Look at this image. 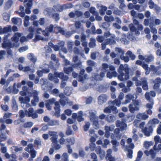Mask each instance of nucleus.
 Returning <instances> with one entry per match:
<instances>
[{"label":"nucleus","mask_w":161,"mask_h":161,"mask_svg":"<svg viewBox=\"0 0 161 161\" xmlns=\"http://www.w3.org/2000/svg\"><path fill=\"white\" fill-rule=\"evenodd\" d=\"M82 111L79 112L78 113V116L77 118L78 120L80 122L84 120V119L82 118Z\"/></svg>","instance_id":"obj_52"},{"label":"nucleus","mask_w":161,"mask_h":161,"mask_svg":"<svg viewBox=\"0 0 161 161\" xmlns=\"http://www.w3.org/2000/svg\"><path fill=\"white\" fill-rule=\"evenodd\" d=\"M48 76L49 79L51 80H54L55 83H58L59 82V80L56 78L54 75H53L52 74H49Z\"/></svg>","instance_id":"obj_31"},{"label":"nucleus","mask_w":161,"mask_h":161,"mask_svg":"<svg viewBox=\"0 0 161 161\" xmlns=\"http://www.w3.org/2000/svg\"><path fill=\"white\" fill-rule=\"evenodd\" d=\"M116 125L121 130H125L127 127V125L125 123L122 121L118 120L116 122Z\"/></svg>","instance_id":"obj_13"},{"label":"nucleus","mask_w":161,"mask_h":161,"mask_svg":"<svg viewBox=\"0 0 161 161\" xmlns=\"http://www.w3.org/2000/svg\"><path fill=\"white\" fill-rule=\"evenodd\" d=\"M134 98L135 97L133 96L130 94H128L126 95V96L125 100L126 103H129L131 99L134 101Z\"/></svg>","instance_id":"obj_30"},{"label":"nucleus","mask_w":161,"mask_h":161,"mask_svg":"<svg viewBox=\"0 0 161 161\" xmlns=\"http://www.w3.org/2000/svg\"><path fill=\"white\" fill-rule=\"evenodd\" d=\"M12 22L15 24H17L18 23L21 24L22 23L21 19L18 18H14L12 19Z\"/></svg>","instance_id":"obj_32"},{"label":"nucleus","mask_w":161,"mask_h":161,"mask_svg":"<svg viewBox=\"0 0 161 161\" xmlns=\"http://www.w3.org/2000/svg\"><path fill=\"white\" fill-rule=\"evenodd\" d=\"M72 90L71 87H66L64 90V92L67 95L69 96L71 93Z\"/></svg>","instance_id":"obj_36"},{"label":"nucleus","mask_w":161,"mask_h":161,"mask_svg":"<svg viewBox=\"0 0 161 161\" xmlns=\"http://www.w3.org/2000/svg\"><path fill=\"white\" fill-rule=\"evenodd\" d=\"M95 41V40L94 38H91L90 39V42L89 43L90 47H94L96 46Z\"/></svg>","instance_id":"obj_48"},{"label":"nucleus","mask_w":161,"mask_h":161,"mask_svg":"<svg viewBox=\"0 0 161 161\" xmlns=\"http://www.w3.org/2000/svg\"><path fill=\"white\" fill-rule=\"evenodd\" d=\"M90 126V124L89 122H86L85 125L84 126V130L86 131L88 130Z\"/></svg>","instance_id":"obj_57"},{"label":"nucleus","mask_w":161,"mask_h":161,"mask_svg":"<svg viewBox=\"0 0 161 161\" xmlns=\"http://www.w3.org/2000/svg\"><path fill=\"white\" fill-rule=\"evenodd\" d=\"M115 51L116 52L118 53L119 55H122L124 54V52L121 48H115Z\"/></svg>","instance_id":"obj_59"},{"label":"nucleus","mask_w":161,"mask_h":161,"mask_svg":"<svg viewBox=\"0 0 161 161\" xmlns=\"http://www.w3.org/2000/svg\"><path fill=\"white\" fill-rule=\"evenodd\" d=\"M149 95L152 97H154L155 96L156 93L154 92L153 91H151L149 92L146 93L145 95V97L147 99L150 101L151 99L149 97Z\"/></svg>","instance_id":"obj_20"},{"label":"nucleus","mask_w":161,"mask_h":161,"mask_svg":"<svg viewBox=\"0 0 161 161\" xmlns=\"http://www.w3.org/2000/svg\"><path fill=\"white\" fill-rule=\"evenodd\" d=\"M124 96V94L122 93H121L119 96L118 98L119 100H116L114 101V103L116 104V105L117 106H119L121 103L120 101L122 100Z\"/></svg>","instance_id":"obj_22"},{"label":"nucleus","mask_w":161,"mask_h":161,"mask_svg":"<svg viewBox=\"0 0 161 161\" xmlns=\"http://www.w3.org/2000/svg\"><path fill=\"white\" fill-rule=\"evenodd\" d=\"M48 10L50 11H52L53 13H55L56 12H61L63 10V8L61 6L59 5L57 6L56 7H55L53 9H47Z\"/></svg>","instance_id":"obj_24"},{"label":"nucleus","mask_w":161,"mask_h":161,"mask_svg":"<svg viewBox=\"0 0 161 161\" xmlns=\"http://www.w3.org/2000/svg\"><path fill=\"white\" fill-rule=\"evenodd\" d=\"M49 72V70L48 69H43L42 70V71L39 70H38L37 71V74L39 76H42L43 73H47Z\"/></svg>","instance_id":"obj_33"},{"label":"nucleus","mask_w":161,"mask_h":161,"mask_svg":"<svg viewBox=\"0 0 161 161\" xmlns=\"http://www.w3.org/2000/svg\"><path fill=\"white\" fill-rule=\"evenodd\" d=\"M30 19H31V18L29 16H25L24 20V25L25 26L27 27L28 25L29 24V20Z\"/></svg>","instance_id":"obj_39"},{"label":"nucleus","mask_w":161,"mask_h":161,"mask_svg":"<svg viewBox=\"0 0 161 161\" xmlns=\"http://www.w3.org/2000/svg\"><path fill=\"white\" fill-rule=\"evenodd\" d=\"M134 23L137 26V27L139 30L142 31L143 29V28L142 25H141L139 24L138 22L137 21L134 20Z\"/></svg>","instance_id":"obj_49"},{"label":"nucleus","mask_w":161,"mask_h":161,"mask_svg":"<svg viewBox=\"0 0 161 161\" xmlns=\"http://www.w3.org/2000/svg\"><path fill=\"white\" fill-rule=\"evenodd\" d=\"M120 75L118 76V79L121 81L126 80L129 78V75L127 72L120 73Z\"/></svg>","instance_id":"obj_11"},{"label":"nucleus","mask_w":161,"mask_h":161,"mask_svg":"<svg viewBox=\"0 0 161 161\" xmlns=\"http://www.w3.org/2000/svg\"><path fill=\"white\" fill-rule=\"evenodd\" d=\"M98 103L99 104H102L106 101L107 97L105 95H101L98 97Z\"/></svg>","instance_id":"obj_17"},{"label":"nucleus","mask_w":161,"mask_h":161,"mask_svg":"<svg viewBox=\"0 0 161 161\" xmlns=\"http://www.w3.org/2000/svg\"><path fill=\"white\" fill-rule=\"evenodd\" d=\"M114 126L112 125L110 126H106L105 127V130H106L105 134V136L106 137H108L109 135V132L112 131L114 129Z\"/></svg>","instance_id":"obj_16"},{"label":"nucleus","mask_w":161,"mask_h":161,"mask_svg":"<svg viewBox=\"0 0 161 161\" xmlns=\"http://www.w3.org/2000/svg\"><path fill=\"white\" fill-rule=\"evenodd\" d=\"M56 30H58L59 32L63 34H64V31L61 28L58 27H53L52 25H50L49 26L47 27L46 29L47 32L45 31H42L43 34L45 36H48L49 32H53L55 31Z\"/></svg>","instance_id":"obj_4"},{"label":"nucleus","mask_w":161,"mask_h":161,"mask_svg":"<svg viewBox=\"0 0 161 161\" xmlns=\"http://www.w3.org/2000/svg\"><path fill=\"white\" fill-rule=\"evenodd\" d=\"M58 96L60 97V98L61 99L64 98V99H61L60 102L61 104L63 105H65L66 103H69L72 104V102H69L68 99L65 98V96L62 93L59 94Z\"/></svg>","instance_id":"obj_9"},{"label":"nucleus","mask_w":161,"mask_h":161,"mask_svg":"<svg viewBox=\"0 0 161 161\" xmlns=\"http://www.w3.org/2000/svg\"><path fill=\"white\" fill-rule=\"evenodd\" d=\"M154 140L155 142V144H157L159 142L161 143V138H160L159 136H155L154 138Z\"/></svg>","instance_id":"obj_55"},{"label":"nucleus","mask_w":161,"mask_h":161,"mask_svg":"<svg viewBox=\"0 0 161 161\" xmlns=\"http://www.w3.org/2000/svg\"><path fill=\"white\" fill-rule=\"evenodd\" d=\"M126 55L127 56L130 57L132 60H134L136 58L135 55L130 51L127 52Z\"/></svg>","instance_id":"obj_45"},{"label":"nucleus","mask_w":161,"mask_h":161,"mask_svg":"<svg viewBox=\"0 0 161 161\" xmlns=\"http://www.w3.org/2000/svg\"><path fill=\"white\" fill-rule=\"evenodd\" d=\"M107 9V8L106 7L103 6H101L99 10L100 14L102 15H104Z\"/></svg>","instance_id":"obj_34"},{"label":"nucleus","mask_w":161,"mask_h":161,"mask_svg":"<svg viewBox=\"0 0 161 161\" xmlns=\"http://www.w3.org/2000/svg\"><path fill=\"white\" fill-rule=\"evenodd\" d=\"M153 149L155 151L161 150V143L158 145L157 146V144H155L153 147Z\"/></svg>","instance_id":"obj_62"},{"label":"nucleus","mask_w":161,"mask_h":161,"mask_svg":"<svg viewBox=\"0 0 161 161\" xmlns=\"http://www.w3.org/2000/svg\"><path fill=\"white\" fill-rule=\"evenodd\" d=\"M49 136L51 137L50 140L52 142L51 144V151L59 150L61 147L58 143V135L56 131H50L48 132Z\"/></svg>","instance_id":"obj_2"},{"label":"nucleus","mask_w":161,"mask_h":161,"mask_svg":"<svg viewBox=\"0 0 161 161\" xmlns=\"http://www.w3.org/2000/svg\"><path fill=\"white\" fill-rule=\"evenodd\" d=\"M26 115L29 117H31L33 119L36 118L38 117V115L33 108H30L28 111H26Z\"/></svg>","instance_id":"obj_5"},{"label":"nucleus","mask_w":161,"mask_h":161,"mask_svg":"<svg viewBox=\"0 0 161 161\" xmlns=\"http://www.w3.org/2000/svg\"><path fill=\"white\" fill-rule=\"evenodd\" d=\"M159 121L157 119H153L152 120H149L148 124H151L152 126L153 125H156L159 123Z\"/></svg>","instance_id":"obj_38"},{"label":"nucleus","mask_w":161,"mask_h":161,"mask_svg":"<svg viewBox=\"0 0 161 161\" xmlns=\"http://www.w3.org/2000/svg\"><path fill=\"white\" fill-rule=\"evenodd\" d=\"M105 20L108 22H112L114 20V19L112 16H105L104 17Z\"/></svg>","instance_id":"obj_46"},{"label":"nucleus","mask_w":161,"mask_h":161,"mask_svg":"<svg viewBox=\"0 0 161 161\" xmlns=\"http://www.w3.org/2000/svg\"><path fill=\"white\" fill-rule=\"evenodd\" d=\"M130 28V30L131 31L135 32V33L137 35L139 34L140 32L138 31H137L136 29H135V27L133 26L132 24H130L129 26Z\"/></svg>","instance_id":"obj_43"},{"label":"nucleus","mask_w":161,"mask_h":161,"mask_svg":"<svg viewBox=\"0 0 161 161\" xmlns=\"http://www.w3.org/2000/svg\"><path fill=\"white\" fill-rule=\"evenodd\" d=\"M3 19L7 22L9 20L10 15L6 12H4L3 14Z\"/></svg>","instance_id":"obj_42"},{"label":"nucleus","mask_w":161,"mask_h":161,"mask_svg":"<svg viewBox=\"0 0 161 161\" xmlns=\"http://www.w3.org/2000/svg\"><path fill=\"white\" fill-rule=\"evenodd\" d=\"M153 57L152 56L145 57V61L147 62H151L153 61Z\"/></svg>","instance_id":"obj_61"},{"label":"nucleus","mask_w":161,"mask_h":161,"mask_svg":"<svg viewBox=\"0 0 161 161\" xmlns=\"http://www.w3.org/2000/svg\"><path fill=\"white\" fill-rule=\"evenodd\" d=\"M12 150L14 151H20L23 150V148L22 147H17L15 146L11 148Z\"/></svg>","instance_id":"obj_63"},{"label":"nucleus","mask_w":161,"mask_h":161,"mask_svg":"<svg viewBox=\"0 0 161 161\" xmlns=\"http://www.w3.org/2000/svg\"><path fill=\"white\" fill-rule=\"evenodd\" d=\"M86 150H95L96 151L98 150L97 148L95 147V145L93 143H92L90 145L89 148L87 147H86Z\"/></svg>","instance_id":"obj_28"},{"label":"nucleus","mask_w":161,"mask_h":161,"mask_svg":"<svg viewBox=\"0 0 161 161\" xmlns=\"http://www.w3.org/2000/svg\"><path fill=\"white\" fill-rule=\"evenodd\" d=\"M15 86L16 85L14 84L13 86H10L9 87L6 89V91L8 93H11L12 92L14 93H17L19 92V90L16 88Z\"/></svg>","instance_id":"obj_15"},{"label":"nucleus","mask_w":161,"mask_h":161,"mask_svg":"<svg viewBox=\"0 0 161 161\" xmlns=\"http://www.w3.org/2000/svg\"><path fill=\"white\" fill-rule=\"evenodd\" d=\"M143 154V153L142 152H138L137 157L136 159L134 161H140Z\"/></svg>","instance_id":"obj_51"},{"label":"nucleus","mask_w":161,"mask_h":161,"mask_svg":"<svg viewBox=\"0 0 161 161\" xmlns=\"http://www.w3.org/2000/svg\"><path fill=\"white\" fill-rule=\"evenodd\" d=\"M33 0H25L24 3L25 4V12L27 14H30L31 11L30 10V8L32 5V1Z\"/></svg>","instance_id":"obj_8"},{"label":"nucleus","mask_w":161,"mask_h":161,"mask_svg":"<svg viewBox=\"0 0 161 161\" xmlns=\"http://www.w3.org/2000/svg\"><path fill=\"white\" fill-rule=\"evenodd\" d=\"M98 118L94 119V120H91L93 122V126L95 129H98L99 127V125L98 122Z\"/></svg>","instance_id":"obj_35"},{"label":"nucleus","mask_w":161,"mask_h":161,"mask_svg":"<svg viewBox=\"0 0 161 161\" xmlns=\"http://www.w3.org/2000/svg\"><path fill=\"white\" fill-rule=\"evenodd\" d=\"M107 120L110 122H114L115 119V117L113 115H108L107 118Z\"/></svg>","instance_id":"obj_41"},{"label":"nucleus","mask_w":161,"mask_h":161,"mask_svg":"<svg viewBox=\"0 0 161 161\" xmlns=\"http://www.w3.org/2000/svg\"><path fill=\"white\" fill-rule=\"evenodd\" d=\"M33 123L32 122H27L24 125V127L25 128H30L33 125Z\"/></svg>","instance_id":"obj_50"},{"label":"nucleus","mask_w":161,"mask_h":161,"mask_svg":"<svg viewBox=\"0 0 161 161\" xmlns=\"http://www.w3.org/2000/svg\"><path fill=\"white\" fill-rule=\"evenodd\" d=\"M64 71L66 74H69L72 71V69L71 67L64 68Z\"/></svg>","instance_id":"obj_60"},{"label":"nucleus","mask_w":161,"mask_h":161,"mask_svg":"<svg viewBox=\"0 0 161 161\" xmlns=\"http://www.w3.org/2000/svg\"><path fill=\"white\" fill-rule=\"evenodd\" d=\"M20 94L23 96H24L26 95L27 96L24 98L22 97H19V100L21 103L23 104V106H24V105L25 104L27 105V106H29V104H27L30 101V99L28 97H31L33 96V99L32 100L31 103L33 106H35L36 105V103L39 101V98L37 96L38 94V92L36 91H34L32 92V93L28 91H27V87L24 86L23 88V91H21L20 92Z\"/></svg>","instance_id":"obj_1"},{"label":"nucleus","mask_w":161,"mask_h":161,"mask_svg":"<svg viewBox=\"0 0 161 161\" xmlns=\"http://www.w3.org/2000/svg\"><path fill=\"white\" fill-rule=\"evenodd\" d=\"M82 14L81 12L79 11L72 12L69 14V16L71 18H77Z\"/></svg>","instance_id":"obj_14"},{"label":"nucleus","mask_w":161,"mask_h":161,"mask_svg":"<svg viewBox=\"0 0 161 161\" xmlns=\"http://www.w3.org/2000/svg\"><path fill=\"white\" fill-rule=\"evenodd\" d=\"M55 100L54 98L51 99L47 101V103L50 104L54 103L55 105L54 109L56 113L59 114L60 111V106L59 103L57 102H55Z\"/></svg>","instance_id":"obj_6"},{"label":"nucleus","mask_w":161,"mask_h":161,"mask_svg":"<svg viewBox=\"0 0 161 161\" xmlns=\"http://www.w3.org/2000/svg\"><path fill=\"white\" fill-rule=\"evenodd\" d=\"M127 149L128 151H130L134 148V145L133 143L128 144L127 147Z\"/></svg>","instance_id":"obj_64"},{"label":"nucleus","mask_w":161,"mask_h":161,"mask_svg":"<svg viewBox=\"0 0 161 161\" xmlns=\"http://www.w3.org/2000/svg\"><path fill=\"white\" fill-rule=\"evenodd\" d=\"M48 124L50 125L53 126L58 124L59 123L58 121L50 120Z\"/></svg>","instance_id":"obj_53"},{"label":"nucleus","mask_w":161,"mask_h":161,"mask_svg":"<svg viewBox=\"0 0 161 161\" xmlns=\"http://www.w3.org/2000/svg\"><path fill=\"white\" fill-rule=\"evenodd\" d=\"M110 70L111 72H108L107 74V77L111 79L113 77L115 76L116 75V73L115 71L114 68L111 66L109 67Z\"/></svg>","instance_id":"obj_10"},{"label":"nucleus","mask_w":161,"mask_h":161,"mask_svg":"<svg viewBox=\"0 0 161 161\" xmlns=\"http://www.w3.org/2000/svg\"><path fill=\"white\" fill-rule=\"evenodd\" d=\"M21 36L20 33H15L14 36L12 38L13 41V44L10 45L9 43H7L5 42V39H4V42L2 44V47L3 48H11L14 47L15 48H17L19 46V44L18 42L19 38Z\"/></svg>","instance_id":"obj_3"},{"label":"nucleus","mask_w":161,"mask_h":161,"mask_svg":"<svg viewBox=\"0 0 161 161\" xmlns=\"http://www.w3.org/2000/svg\"><path fill=\"white\" fill-rule=\"evenodd\" d=\"M105 74L104 73H102L100 75H98L94 74L93 75V77L96 80H101L102 79L104 76Z\"/></svg>","instance_id":"obj_27"},{"label":"nucleus","mask_w":161,"mask_h":161,"mask_svg":"<svg viewBox=\"0 0 161 161\" xmlns=\"http://www.w3.org/2000/svg\"><path fill=\"white\" fill-rule=\"evenodd\" d=\"M67 142L70 144H74L75 142V139L74 138H69L66 139Z\"/></svg>","instance_id":"obj_54"},{"label":"nucleus","mask_w":161,"mask_h":161,"mask_svg":"<svg viewBox=\"0 0 161 161\" xmlns=\"http://www.w3.org/2000/svg\"><path fill=\"white\" fill-rule=\"evenodd\" d=\"M89 117L91 120H94L97 118L96 117L95 114L92 110H89Z\"/></svg>","instance_id":"obj_23"},{"label":"nucleus","mask_w":161,"mask_h":161,"mask_svg":"<svg viewBox=\"0 0 161 161\" xmlns=\"http://www.w3.org/2000/svg\"><path fill=\"white\" fill-rule=\"evenodd\" d=\"M49 46L51 47H53L55 51H58L59 49H61V48L64 47V42H60L58 45H56L53 46V45L52 43L50 42L49 43Z\"/></svg>","instance_id":"obj_12"},{"label":"nucleus","mask_w":161,"mask_h":161,"mask_svg":"<svg viewBox=\"0 0 161 161\" xmlns=\"http://www.w3.org/2000/svg\"><path fill=\"white\" fill-rule=\"evenodd\" d=\"M140 103V102L138 101H135L134 104H130L129 106L130 111L131 112H133L135 111L138 110L139 109L138 106Z\"/></svg>","instance_id":"obj_7"},{"label":"nucleus","mask_w":161,"mask_h":161,"mask_svg":"<svg viewBox=\"0 0 161 161\" xmlns=\"http://www.w3.org/2000/svg\"><path fill=\"white\" fill-rule=\"evenodd\" d=\"M13 2L12 0H9L6 3L5 5V8L6 9L9 8L12 6Z\"/></svg>","instance_id":"obj_47"},{"label":"nucleus","mask_w":161,"mask_h":161,"mask_svg":"<svg viewBox=\"0 0 161 161\" xmlns=\"http://www.w3.org/2000/svg\"><path fill=\"white\" fill-rule=\"evenodd\" d=\"M28 57L30 60L33 62H35L36 61V58L32 54H29L28 55Z\"/></svg>","instance_id":"obj_40"},{"label":"nucleus","mask_w":161,"mask_h":161,"mask_svg":"<svg viewBox=\"0 0 161 161\" xmlns=\"http://www.w3.org/2000/svg\"><path fill=\"white\" fill-rule=\"evenodd\" d=\"M153 144V142L152 141H145L144 143V146L146 148H148L150 146L152 145Z\"/></svg>","instance_id":"obj_44"},{"label":"nucleus","mask_w":161,"mask_h":161,"mask_svg":"<svg viewBox=\"0 0 161 161\" xmlns=\"http://www.w3.org/2000/svg\"><path fill=\"white\" fill-rule=\"evenodd\" d=\"M112 110L115 111V113L117 112V111H116V108L114 107H107L104 109V112L106 113H109L111 112Z\"/></svg>","instance_id":"obj_26"},{"label":"nucleus","mask_w":161,"mask_h":161,"mask_svg":"<svg viewBox=\"0 0 161 161\" xmlns=\"http://www.w3.org/2000/svg\"><path fill=\"white\" fill-rule=\"evenodd\" d=\"M124 66L123 65H120L119 67V69H118V72L120 73H121L122 72H125V73L127 72L126 70H124Z\"/></svg>","instance_id":"obj_58"},{"label":"nucleus","mask_w":161,"mask_h":161,"mask_svg":"<svg viewBox=\"0 0 161 161\" xmlns=\"http://www.w3.org/2000/svg\"><path fill=\"white\" fill-rule=\"evenodd\" d=\"M142 84L144 90H147L148 89V86L146 79H143L142 80Z\"/></svg>","instance_id":"obj_29"},{"label":"nucleus","mask_w":161,"mask_h":161,"mask_svg":"<svg viewBox=\"0 0 161 161\" xmlns=\"http://www.w3.org/2000/svg\"><path fill=\"white\" fill-rule=\"evenodd\" d=\"M161 82V80L160 79L157 78L154 81H153V82L155 84L153 86V88L155 89H158L159 86V83Z\"/></svg>","instance_id":"obj_25"},{"label":"nucleus","mask_w":161,"mask_h":161,"mask_svg":"<svg viewBox=\"0 0 161 161\" xmlns=\"http://www.w3.org/2000/svg\"><path fill=\"white\" fill-rule=\"evenodd\" d=\"M29 31L30 32V33L26 37L28 40L29 39H31L33 37L35 29L32 27H30L29 28Z\"/></svg>","instance_id":"obj_18"},{"label":"nucleus","mask_w":161,"mask_h":161,"mask_svg":"<svg viewBox=\"0 0 161 161\" xmlns=\"http://www.w3.org/2000/svg\"><path fill=\"white\" fill-rule=\"evenodd\" d=\"M75 121V119L72 118H69L67 120V123L69 124H72L74 123Z\"/></svg>","instance_id":"obj_56"},{"label":"nucleus","mask_w":161,"mask_h":161,"mask_svg":"<svg viewBox=\"0 0 161 161\" xmlns=\"http://www.w3.org/2000/svg\"><path fill=\"white\" fill-rule=\"evenodd\" d=\"M142 130L145 136H149L150 135L151 133L152 132L153 130L151 127L148 128H145L144 129H142Z\"/></svg>","instance_id":"obj_19"},{"label":"nucleus","mask_w":161,"mask_h":161,"mask_svg":"<svg viewBox=\"0 0 161 161\" xmlns=\"http://www.w3.org/2000/svg\"><path fill=\"white\" fill-rule=\"evenodd\" d=\"M55 76L56 77H58L61 78L62 80H67L68 79V78L66 76H64V75L63 73H56L54 74Z\"/></svg>","instance_id":"obj_21"},{"label":"nucleus","mask_w":161,"mask_h":161,"mask_svg":"<svg viewBox=\"0 0 161 161\" xmlns=\"http://www.w3.org/2000/svg\"><path fill=\"white\" fill-rule=\"evenodd\" d=\"M47 10L48 13L49 14H51V13L53 14V18L55 19L56 20H58L59 19V17L58 14H55L54 13H53L52 11H50L49 10Z\"/></svg>","instance_id":"obj_37"}]
</instances>
